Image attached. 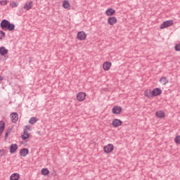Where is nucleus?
I'll list each match as a JSON object with an SVG mask.
<instances>
[{
    "mask_svg": "<svg viewBox=\"0 0 180 180\" xmlns=\"http://www.w3.org/2000/svg\"><path fill=\"white\" fill-rule=\"evenodd\" d=\"M0 27L2 30H8L9 32H12L15 30V24L11 23V22L6 19H4L0 23Z\"/></svg>",
    "mask_w": 180,
    "mask_h": 180,
    "instance_id": "nucleus-1",
    "label": "nucleus"
},
{
    "mask_svg": "<svg viewBox=\"0 0 180 180\" xmlns=\"http://www.w3.org/2000/svg\"><path fill=\"white\" fill-rule=\"evenodd\" d=\"M174 25V20H168L165 22H163L160 26V29H167V27H169L170 26H172Z\"/></svg>",
    "mask_w": 180,
    "mask_h": 180,
    "instance_id": "nucleus-2",
    "label": "nucleus"
},
{
    "mask_svg": "<svg viewBox=\"0 0 180 180\" xmlns=\"http://www.w3.org/2000/svg\"><path fill=\"white\" fill-rule=\"evenodd\" d=\"M162 94V91L160 88H155L151 91V96L154 98V96H160Z\"/></svg>",
    "mask_w": 180,
    "mask_h": 180,
    "instance_id": "nucleus-3",
    "label": "nucleus"
},
{
    "mask_svg": "<svg viewBox=\"0 0 180 180\" xmlns=\"http://www.w3.org/2000/svg\"><path fill=\"white\" fill-rule=\"evenodd\" d=\"M122 107L119 105H115L112 109V112L113 115H120L122 113Z\"/></svg>",
    "mask_w": 180,
    "mask_h": 180,
    "instance_id": "nucleus-4",
    "label": "nucleus"
},
{
    "mask_svg": "<svg viewBox=\"0 0 180 180\" xmlns=\"http://www.w3.org/2000/svg\"><path fill=\"white\" fill-rule=\"evenodd\" d=\"M114 146L112 144H108L107 146H104L103 150L104 153H106L107 154H110V153H112L113 151Z\"/></svg>",
    "mask_w": 180,
    "mask_h": 180,
    "instance_id": "nucleus-5",
    "label": "nucleus"
},
{
    "mask_svg": "<svg viewBox=\"0 0 180 180\" xmlns=\"http://www.w3.org/2000/svg\"><path fill=\"white\" fill-rule=\"evenodd\" d=\"M77 40H85L86 39V34L84 31H80L77 34Z\"/></svg>",
    "mask_w": 180,
    "mask_h": 180,
    "instance_id": "nucleus-6",
    "label": "nucleus"
},
{
    "mask_svg": "<svg viewBox=\"0 0 180 180\" xmlns=\"http://www.w3.org/2000/svg\"><path fill=\"white\" fill-rule=\"evenodd\" d=\"M123 124V122L119 119H114L112 122V125L113 127H120Z\"/></svg>",
    "mask_w": 180,
    "mask_h": 180,
    "instance_id": "nucleus-7",
    "label": "nucleus"
},
{
    "mask_svg": "<svg viewBox=\"0 0 180 180\" xmlns=\"http://www.w3.org/2000/svg\"><path fill=\"white\" fill-rule=\"evenodd\" d=\"M86 96V94L84 92H79L77 94V99L79 102H82V101H85V98Z\"/></svg>",
    "mask_w": 180,
    "mask_h": 180,
    "instance_id": "nucleus-8",
    "label": "nucleus"
},
{
    "mask_svg": "<svg viewBox=\"0 0 180 180\" xmlns=\"http://www.w3.org/2000/svg\"><path fill=\"white\" fill-rule=\"evenodd\" d=\"M115 23H117V18L115 17H110L108 19V24L110 25V26H113V25H115Z\"/></svg>",
    "mask_w": 180,
    "mask_h": 180,
    "instance_id": "nucleus-9",
    "label": "nucleus"
},
{
    "mask_svg": "<svg viewBox=\"0 0 180 180\" xmlns=\"http://www.w3.org/2000/svg\"><path fill=\"white\" fill-rule=\"evenodd\" d=\"M11 115L12 117V123H16L18 120H19V115H18V112H12Z\"/></svg>",
    "mask_w": 180,
    "mask_h": 180,
    "instance_id": "nucleus-10",
    "label": "nucleus"
},
{
    "mask_svg": "<svg viewBox=\"0 0 180 180\" xmlns=\"http://www.w3.org/2000/svg\"><path fill=\"white\" fill-rule=\"evenodd\" d=\"M32 6H33V2L27 1L23 7V9L25 11H30V9H32Z\"/></svg>",
    "mask_w": 180,
    "mask_h": 180,
    "instance_id": "nucleus-11",
    "label": "nucleus"
},
{
    "mask_svg": "<svg viewBox=\"0 0 180 180\" xmlns=\"http://www.w3.org/2000/svg\"><path fill=\"white\" fill-rule=\"evenodd\" d=\"M110 67H112V63L110 62H105L103 65L104 71H109V70H110Z\"/></svg>",
    "mask_w": 180,
    "mask_h": 180,
    "instance_id": "nucleus-12",
    "label": "nucleus"
},
{
    "mask_svg": "<svg viewBox=\"0 0 180 180\" xmlns=\"http://www.w3.org/2000/svg\"><path fill=\"white\" fill-rule=\"evenodd\" d=\"M115 13H116V11H115V9H113V8H108L105 11V15L107 16H113V15H115Z\"/></svg>",
    "mask_w": 180,
    "mask_h": 180,
    "instance_id": "nucleus-13",
    "label": "nucleus"
},
{
    "mask_svg": "<svg viewBox=\"0 0 180 180\" xmlns=\"http://www.w3.org/2000/svg\"><path fill=\"white\" fill-rule=\"evenodd\" d=\"M27 154H29V149L26 148H23L20 150V155H21V157H26Z\"/></svg>",
    "mask_w": 180,
    "mask_h": 180,
    "instance_id": "nucleus-14",
    "label": "nucleus"
},
{
    "mask_svg": "<svg viewBox=\"0 0 180 180\" xmlns=\"http://www.w3.org/2000/svg\"><path fill=\"white\" fill-rule=\"evenodd\" d=\"M18 150V144H11L10 146V153L11 154H13V153H16V150Z\"/></svg>",
    "mask_w": 180,
    "mask_h": 180,
    "instance_id": "nucleus-15",
    "label": "nucleus"
},
{
    "mask_svg": "<svg viewBox=\"0 0 180 180\" xmlns=\"http://www.w3.org/2000/svg\"><path fill=\"white\" fill-rule=\"evenodd\" d=\"M9 51L5 46L0 47V56H6Z\"/></svg>",
    "mask_w": 180,
    "mask_h": 180,
    "instance_id": "nucleus-16",
    "label": "nucleus"
},
{
    "mask_svg": "<svg viewBox=\"0 0 180 180\" xmlns=\"http://www.w3.org/2000/svg\"><path fill=\"white\" fill-rule=\"evenodd\" d=\"M30 137V134L27 131V129H24L23 135L21 136L22 140H27Z\"/></svg>",
    "mask_w": 180,
    "mask_h": 180,
    "instance_id": "nucleus-17",
    "label": "nucleus"
},
{
    "mask_svg": "<svg viewBox=\"0 0 180 180\" xmlns=\"http://www.w3.org/2000/svg\"><path fill=\"white\" fill-rule=\"evenodd\" d=\"M20 179V175L18 173H13L10 176V180H19Z\"/></svg>",
    "mask_w": 180,
    "mask_h": 180,
    "instance_id": "nucleus-18",
    "label": "nucleus"
},
{
    "mask_svg": "<svg viewBox=\"0 0 180 180\" xmlns=\"http://www.w3.org/2000/svg\"><path fill=\"white\" fill-rule=\"evenodd\" d=\"M63 7L65 9H70V8H71V4H70V1H68V0H64L63 1Z\"/></svg>",
    "mask_w": 180,
    "mask_h": 180,
    "instance_id": "nucleus-19",
    "label": "nucleus"
},
{
    "mask_svg": "<svg viewBox=\"0 0 180 180\" xmlns=\"http://www.w3.org/2000/svg\"><path fill=\"white\" fill-rule=\"evenodd\" d=\"M155 115L159 119H162V117H165V113L164 112V111H161V110L157 111L155 112Z\"/></svg>",
    "mask_w": 180,
    "mask_h": 180,
    "instance_id": "nucleus-20",
    "label": "nucleus"
},
{
    "mask_svg": "<svg viewBox=\"0 0 180 180\" xmlns=\"http://www.w3.org/2000/svg\"><path fill=\"white\" fill-rule=\"evenodd\" d=\"M160 82L163 85H166V84H168L169 82V80H168V78L167 77H162L160 79Z\"/></svg>",
    "mask_w": 180,
    "mask_h": 180,
    "instance_id": "nucleus-21",
    "label": "nucleus"
},
{
    "mask_svg": "<svg viewBox=\"0 0 180 180\" xmlns=\"http://www.w3.org/2000/svg\"><path fill=\"white\" fill-rule=\"evenodd\" d=\"M38 121H39V119H37V117H32L30 119L29 123L30 124H35V123H37Z\"/></svg>",
    "mask_w": 180,
    "mask_h": 180,
    "instance_id": "nucleus-22",
    "label": "nucleus"
},
{
    "mask_svg": "<svg viewBox=\"0 0 180 180\" xmlns=\"http://www.w3.org/2000/svg\"><path fill=\"white\" fill-rule=\"evenodd\" d=\"M151 92H152L151 89L145 90L144 91V96H146V98H150L153 97V96H151Z\"/></svg>",
    "mask_w": 180,
    "mask_h": 180,
    "instance_id": "nucleus-23",
    "label": "nucleus"
},
{
    "mask_svg": "<svg viewBox=\"0 0 180 180\" xmlns=\"http://www.w3.org/2000/svg\"><path fill=\"white\" fill-rule=\"evenodd\" d=\"M41 174H42V175H44L46 176V175H49V174H50V171H49V169L47 168H43L41 170Z\"/></svg>",
    "mask_w": 180,
    "mask_h": 180,
    "instance_id": "nucleus-24",
    "label": "nucleus"
},
{
    "mask_svg": "<svg viewBox=\"0 0 180 180\" xmlns=\"http://www.w3.org/2000/svg\"><path fill=\"white\" fill-rule=\"evenodd\" d=\"M11 131H12V129H8L6 134H5V136H4V139L5 140H6L8 139V136L11 134Z\"/></svg>",
    "mask_w": 180,
    "mask_h": 180,
    "instance_id": "nucleus-25",
    "label": "nucleus"
},
{
    "mask_svg": "<svg viewBox=\"0 0 180 180\" xmlns=\"http://www.w3.org/2000/svg\"><path fill=\"white\" fill-rule=\"evenodd\" d=\"M6 34L5 32L0 30V40H2V39H5Z\"/></svg>",
    "mask_w": 180,
    "mask_h": 180,
    "instance_id": "nucleus-26",
    "label": "nucleus"
},
{
    "mask_svg": "<svg viewBox=\"0 0 180 180\" xmlns=\"http://www.w3.org/2000/svg\"><path fill=\"white\" fill-rule=\"evenodd\" d=\"M6 153H8V151H6V150L5 149L0 150V157H4V155H6Z\"/></svg>",
    "mask_w": 180,
    "mask_h": 180,
    "instance_id": "nucleus-27",
    "label": "nucleus"
},
{
    "mask_svg": "<svg viewBox=\"0 0 180 180\" xmlns=\"http://www.w3.org/2000/svg\"><path fill=\"white\" fill-rule=\"evenodd\" d=\"M10 6H11V8H17V6H18V2L13 1L12 3H11Z\"/></svg>",
    "mask_w": 180,
    "mask_h": 180,
    "instance_id": "nucleus-28",
    "label": "nucleus"
},
{
    "mask_svg": "<svg viewBox=\"0 0 180 180\" xmlns=\"http://www.w3.org/2000/svg\"><path fill=\"white\" fill-rule=\"evenodd\" d=\"M175 143H176V144H180V136H176Z\"/></svg>",
    "mask_w": 180,
    "mask_h": 180,
    "instance_id": "nucleus-29",
    "label": "nucleus"
},
{
    "mask_svg": "<svg viewBox=\"0 0 180 180\" xmlns=\"http://www.w3.org/2000/svg\"><path fill=\"white\" fill-rule=\"evenodd\" d=\"M174 50L176 51H180V44H176L175 46H174Z\"/></svg>",
    "mask_w": 180,
    "mask_h": 180,
    "instance_id": "nucleus-30",
    "label": "nucleus"
},
{
    "mask_svg": "<svg viewBox=\"0 0 180 180\" xmlns=\"http://www.w3.org/2000/svg\"><path fill=\"white\" fill-rule=\"evenodd\" d=\"M6 4H8V1L7 0H3V1H0V5L5 6V5H6Z\"/></svg>",
    "mask_w": 180,
    "mask_h": 180,
    "instance_id": "nucleus-31",
    "label": "nucleus"
},
{
    "mask_svg": "<svg viewBox=\"0 0 180 180\" xmlns=\"http://www.w3.org/2000/svg\"><path fill=\"white\" fill-rule=\"evenodd\" d=\"M1 81H4V77H2V76H0V82H1Z\"/></svg>",
    "mask_w": 180,
    "mask_h": 180,
    "instance_id": "nucleus-32",
    "label": "nucleus"
},
{
    "mask_svg": "<svg viewBox=\"0 0 180 180\" xmlns=\"http://www.w3.org/2000/svg\"><path fill=\"white\" fill-rule=\"evenodd\" d=\"M25 128H26V129H28V130L30 129V128L29 127V126H27V125L25 126Z\"/></svg>",
    "mask_w": 180,
    "mask_h": 180,
    "instance_id": "nucleus-33",
    "label": "nucleus"
}]
</instances>
